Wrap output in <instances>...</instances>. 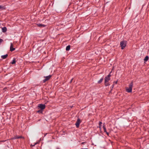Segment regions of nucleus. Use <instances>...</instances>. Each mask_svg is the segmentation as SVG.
Masks as SVG:
<instances>
[{"label":"nucleus","mask_w":149,"mask_h":149,"mask_svg":"<svg viewBox=\"0 0 149 149\" xmlns=\"http://www.w3.org/2000/svg\"><path fill=\"white\" fill-rule=\"evenodd\" d=\"M133 84L132 82H131L129 85V87L126 88V91L128 93H130L132 91V88L133 87Z\"/></svg>","instance_id":"obj_1"},{"label":"nucleus","mask_w":149,"mask_h":149,"mask_svg":"<svg viewBox=\"0 0 149 149\" xmlns=\"http://www.w3.org/2000/svg\"><path fill=\"white\" fill-rule=\"evenodd\" d=\"M127 44V41L125 40H123L122 41H121L120 42V45L121 47V49H123L124 48H125Z\"/></svg>","instance_id":"obj_2"},{"label":"nucleus","mask_w":149,"mask_h":149,"mask_svg":"<svg viewBox=\"0 0 149 149\" xmlns=\"http://www.w3.org/2000/svg\"><path fill=\"white\" fill-rule=\"evenodd\" d=\"M111 76L110 74H109L106 77L104 78V83L108 82L110 80V77Z\"/></svg>","instance_id":"obj_3"},{"label":"nucleus","mask_w":149,"mask_h":149,"mask_svg":"<svg viewBox=\"0 0 149 149\" xmlns=\"http://www.w3.org/2000/svg\"><path fill=\"white\" fill-rule=\"evenodd\" d=\"M38 107L41 110H43L45 108V105L44 104H39L38 105Z\"/></svg>","instance_id":"obj_4"},{"label":"nucleus","mask_w":149,"mask_h":149,"mask_svg":"<svg viewBox=\"0 0 149 149\" xmlns=\"http://www.w3.org/2000/svg\"><path fill=\"white\" fill-rule=\"evenodd\" d=\"M51 77V75H50L45 77V79L43 80V82L44 83L46 81L49 80Z\"/></svg>","instance_id":"obj_5"},{"label":"nucleus","mask_w":149,"mask_h":149,"mask_svg":"<svg viewBox=\"0 0 149 149\" xmlns=\"http://www.w3.org/2000/svg\"><path fill=\"white\" fill-rule=\"evenodd\" d=\"M81 121L79 118H78L77 121L75 124L77 127L78 128L79 127V125L81 123Z\"/></svg>","instance_id":"obj_6"},{"label":"nucleus","mask_w":149,"mask_h":149,"mask_svg":"<svg viewBox=\"0 0 149 149\" xmlns=\"http://www.w3.org/2000/svg\"><path fill=\"white\" fill-rule=\"evenodd\" d=\"M13 44L12 43H10V50L11 52H13L14 51L15 49V48H13Z\"/></svg>","instance_id":"obj_7"},{"label":"nucleus","mask_w":149,"mask_h":149,"mask_svg":"<svg viewBox=\"0 0 149 149\" xmlns=\"http://www.w3.org/2000/svg\"><path fill=\"white\" fill-rule=\"evenodd\" d=\"M2 31L3 32H6L7 31V28L5 27H3L2 28Z\"/></svg>","instance_id":"obj_8"},{"label":"nucleus","mask_w":149,"mask_h":149,"mask_svg":"<svg viewBox=\"0 0 149 149\" xmlns=\"http://www.w3.org/2000/svg\"><path fill=\"white\" fill-rule=\"evenodd\" d=\"M37 25L38 26L40 27H44L45 26V25L44 24H38Z\"/></svg>","instance_id":"obj_9"},{"label":"nucleus","mask_w":149,"mask_h":149,"mask_svg":"<svg viewBox=\"0 0 149 149\" xmlns=\"http://www.w3.org/2000/svg\"><path fill=\"white\" fill-rule=\"evenodd\" d=\"M8 56V55L7 54H6L5 55H2L1 56V58L4 59L6 58L7 56Z\"/></svg>","instance_id":"obj_10"},{"label":"nucleus","mask_w":149,"mask_h":149,"mask_svg":"<svg viewBox=\"0 0 149 149\" xmlns=\"http://www.w3.org/2000/svg\"><path fill=\"white\" fill-rule=\"evenodd\" d=\"M70 45H68V46H67L66 48V51H69L70 49Z\"/></svg>","instance_id":"obj_11"},{"label":"nucleus","mask_w":149,"mask_h":149,"mask_svg":"<svg viewBox=\"0 0 149 149\" xmlns=\"http://www.w3.org/2000/svg\"><path fill=\"white\" fill-rule=\"evenodd\" d=\"M148 60V56H146L144 59V60L145 61H147Z\"/></svg>","instance_id":"obj_12"},{"label":"nucleus","mask_w":149,"mask_h":149,"mask_svg":"<svg viewBox=\"0 0 149 149\" xmlns=\"http://www.w3.org/2000/svg\"><path fill=\"white\" fill-rule=\"evenodd\" d=\"M5 8L6 7L4 6L0 5V9H1L2 10H5Z\"/></svg>","instance_id":"obj_13"},{"label":"nucleus","mask_w":149,"mask_h":149,"mask_svg":"<svg viewBox=\"0 0 149 149\" xmlns=\"http://www.w3.org/2000/svg\"><path fill=\"white\" fill-rule=\"evenodd\" d=\"M103 79V78H102L100 79L98 81V84H100L102 81Z\"/></svg>","instance_id":"obj_14"},{"label":"nucleus","mask_w":149,"mask_h":149,"mask_svg":"<svg viewBox=\"0 0 149 149\" xmlns=\"http://www.w3.org/2000/svg\"><path fill=\"white\" fill-rule=\"evenodd\" d=\"M16 63L15 59V58H14L13 60L11 62V63L12 64H14Z\"/></svg>","instance_id":"obj_15"},{"label":"nucleus","mask_w":149,"mask_h":149,"mask_svg":"<svg viewBox=\"0 0 149 149\" xmlns=\"http://www.w3.org/2000/svg\"><path fill=\"white\" fill-rule=\"evenodd\" d=\"M105 86H107L110 85L109 83L108 82L104 83Z\"/></svg>","instance_id":"obj_16"},{"label":"nucleus","mask_w":149,"mask_h":149,"mask_svg":"<svg viewBox=\"0 0 149 149\" xmlns=\"http://www.w3.org/2000/svg\"><path fill=\"white\" fill-rule=\"evenodd\" d=\"M103 129H104V132H107V130H106V129L105 128V127L104 125H103Z\"/></svg>","instance_id":"obj_17"},{"label":"nucleus","mask_w":149,"mask_h":149,"mask_svg":"<svg viewBox=\"0 0 149 149\" xmlns=\"http://www.w3.org/2000/svg\"><path fill=\"white\" fill-rule=\"evenodd\" d=\"M37 143H35V144H31V147H33V146H35L36 144H37Z\"/></svg>","instance_id":"obj_18"},{"label":"nucleus","mask_w":149,"mask_h":149,"mask_svg":"<svg viewBox=\"0 0 149 149\" xmlns=\"http://www.w3.org/2000/svg\"><path fill=\"white\" fill-rule=\"evenodd\" d=\"M22 138V136H17L16 137H15V139H19V138Z\"/></svg>","instance_id":"obj_19"},{"label":"nucleus","mask_w":149,"mask_h":149,"mask_svg":"<svg viewBox=\"0 0 149 149\" xmlns=\"http://www.w3.org/2000/svg\"><path fill=\"white\" fill-rule=\"evenodd\" d=\"M3 41V39H2L1 38H0V43H1Z\"/></svg>","instance_id":"obj_20"},{"label":"nucleus","mask_w":149,"mask_h":149,"mask_svg":"<svg viewBox=\"0 0 149 149\" xmlns=\"http://www.w3.org/2000/svg\"><path fill=\"white\" fill-rule=\"evenodd\" d=\"M102 124V123L101 122H99V125L100 126H101V124Z\"/></svg>","instance_id":"obj_21"},{"label":"nucleus","mask_w":149,"mask_h":149,"mask_svg":"<svg viewBox=\"0 0 149 149\" xmlns=\"http://www.w3.org/2000/svg\"><path fill=\"white\" fill-rule=\"evenodd\" d=\"M106 134H107V135H109V133L108 132H106Z\"/></svg>","instance_id":"obj_22"},{"label":"nucleus","mask_w":149,"mask_h":149,"mask_svg":"<svg viewBox=\"0 0 149 149\" xmlns=\"http://www.w3.org/2000/svg\"><path fill=\"white\" fill-rule=\"evenodd\" d=\"M72 79L71 80V81H70V83H71V82H72Z\"/></svg>","instance_id":"obj_23"},{"label":"nucleus","mask_w":149,"mask_h":149,"mask_svg":"<svg viewBox=\"0 0 149 149\" xmlns=\"http://www.w3.org/2000/svg\"><path fill=\"white\" fill-rule=\"evenodd\" d=\"M40 110H38V111H37V112H40Z\"/></svg>","instance_id":"obj_24"},{"label":"nucleus","mask_w":149,"mask_h":149,"mask_svg":"<svg viewBox=\"0 0 149 149\" xmlns=\"http://www.w3.org/2000/svg\"><path fill=\"white\" fill-rule=\"evenodd\" d=\"M83 149H88L87 148H84Z\"/></svg>","instance_id":"obj_25"},{"label":"nucleus","mask_w":149,"mask_h":149,"mask_svg":"<svg viewBox=\"0 0 149 149\" xmlns=\"http://www.w3.org/2000/svg\"><path fill=\"white\" fill-rule=\"evenodd\" d=\"M82 144H84V142H82Z\"/></svg>","instance_id":"obj_26"}]
</instances>
